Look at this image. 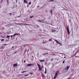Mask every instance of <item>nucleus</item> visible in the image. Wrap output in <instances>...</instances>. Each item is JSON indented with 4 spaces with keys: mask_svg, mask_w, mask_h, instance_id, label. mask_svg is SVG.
Listing matches in <instances>:
<instances>
[{
    "mask_svg": "<svg viewBox=\"0 0 79 79\" xmlns=\"http://www.w3.org/2000/svg\"><path fill=\"white\" fill-rule=\"evenodd\" d=\"M37 65L38 67L39 71H42V68L41 67H40V65H39V64H38V63H37Z\"/></svg>",
    "mask_w": 79,
    "mask_h": 79,
    "instance_id": "obj_1",
    "label": "nucleus"
},
{
    "mask_svg": "<svg viewBox=\"0 0 79 79\" xmlns=\"http://www.w3.org/2000/svg\"><path fill=\"white\" fill-rule=\"evenodd\" d=\"M34 66V63H33L32 64H29L27 65V66Z\"/></svg>",
    "mask_w": 79,
    "mask_h": 79,
    "instance_id": "obj_2",
    "label": "nucleus"
},
{
    "mask_svg": "<svg viewBox=\"0 0 79 79\" xmlns=\"http://www.w3.org/2000/svg\"><path fill=\"white\" fill-rule=\"evenodd\" d=\"M68 34H69V27H67L66 28Z\"/></svg>",
    "mask_w": 79,
    "mask_h": 79,
    "instance_id": "obj_3",
    "label": "nucleus"
},
{
    "mask_svg": "<svg viewBox=\"0 0 79 79\" xmlns=\"http://www.w3.org/2000/svg\"><path fill=\"white\" fill-rule=\"evenodd\" d=\"M57 75H58V73L57 72H56L53 78V79H55L56 78V77H57Z\"/></svg>",
    "mask_w": 79,
    "mask_h": 79,
    "instance_id": "obj_4",
    "label": "nucleus"
},
{
    "mask_svg": "<svg viewBox=\"0 0 79 79\" xmlns=\"http://www.w3.org/2000/svg\"><path fill=\"white\" fill-rule=\"evenodd\" d=\"M17 65H18V64L17 63L13 65V67H15V66H17Z\"/></svg>",
    "mask_w": 79,
    "mask_h": 79,
    "instance_id": "obj_5",
    "label": "nucleus"
},
{
    "mask_svg": "<svg viewBox=\"0 0 79 79\" xmlns=\"http://www.w3.org/2000/svg\"><path fill=\"white\" fill-rule=\"evenodd\" d=\"M69 66H67L66 68H65V70H68L69 69Z\"/></svg>",
    "mask_w": 79,
    "mask_h": 79,
    "instance_id": "obj_6",
    "label": "nucleus"
},
{
    "mask_svg": "<svg viewBox=\"0 0 79 79\" xmlns=\"http://www.w3.org/2000/svg\"><path fill=\"white\" fill-rule=\"evenodd\" d=\"M54 40L55 41V42H57V43L58 44H60V42L58 41H57L56 40Z\"/></svg>",
    "mask_w": 79,
    "mask_h": 79,
    "instance_id": "obj_7",
    "label": "nucleus"
},
{
    "mask_svg": "<svg viewBox=\"0 0 79 79\" xmlns=\"http://www.w3.org/2000/svg\"><path fill=\"white\" fill-rule=\"evenodd\" d=\"M23 2L25 3H27V1H26V0H23Z\"/></svg>",
    "mask_w": 79,
    "mask_h": 79,
    "instance_id": "obj_8",
    "label": "nucleus"
},
{
    "mask_svg": "<svg viewBox=\"0 0 79 79\" xmlns=\"http://www.w3.org/2000/svg\"><path fill=\"white\" fill-rule=\"evenodd\" d=\"M47 73V69L45 68V71L44 72V73L46 74Z\"/></svg>",
    "mask_w": 79,
    "mask_h": 79,
    "instance_id": "obj_9",
    "label": "nucleus"
},
{
    "mask_svg": "<svg viewBox=\"0 0 79 79\" xmlns=\"http://www.w3.org/2000/svg\"><path fill=\"white\" fill-rule=\"evenodd\" d=\"M45 60H42L40 61V62H43V61H44Z\"/></svg>",
    "mask_w": 79,
    "mask_h": 79,
    "instance_id": "obj_10",
    "label": "nucleus"
},
{
    "mask_svg": "<svg viewBox=\"0 0 79 79\" xmlns=\"http://www.w3.org/2000/svg\"><path fill=\"white\" fill-rule=\"evenodd\" d=\"M10 37V35H7V37H7V38H9V39L10 38H9V37Z\"/></svg>",
    "mask_w": 79,
    "mask_h": 79,
    "instance_id": "obj_11",
    "label": "nucleus"
},
{
    "mask_svg": "<svg viewBox=\"0 0 79 79\" xmlns=\"http://www.w3.org/2000/svg\"><path fill=\"white\" fill-rule=\"evenodd\" d=\"M42 21H43V20H39L38 21H39V22H41Z\"/></svg>",
    "mask_w": 79,
    "mask_h": 79,
    "instance_id": "obj_12",
    "label": "nucleus"
},
{
    "mask_svg": "<svg viewBox=\"0 0 79 79\" xmlns=\"http://www.w3.org/2000/svg\"><path fill=\"white\" fill-rule=\"evenodd\" d=\"M51 32H54V30L52 29Z\"/></svg>",
    "mask_w": 79,
    "mask_h": 79,
    "instance_id": "obj_13",
    "label": "nucleus"
},
{
    "mask_svg": "<svg viewBox=\"0 0 79 79\" xmlns=\"http://www.w3.org/2000/svg\"><path fill=\"white\" fill-rule=\"evenodd\" d=\"M29 75V74H27V75H25V77H26V76H28Z\"/></svg>",
    "mask_w": 79,
    "mask_h": 79,
    "instance_id": "obj_14",
    "label": "nucleus"
},
{
    "mask_svg": "<svg viewBox=\"0 0 79 79\" xmlns=\"http://www.w3.org/2000/svg\"><path fill=\"white\" fill-rule=\"evenodd\" d=\"M51 2H54V1L53 0H49Z\"/></svg>",
    "mask_w": 79,
    "mask_h": 79,
    "instance_id": "obj_15",
    "label": "nucleus"
},
{
    "mask_svg": "<svg viewBox=\"0 0 79 79\" xmlns=\"http://www.w3.org/2000/svg\"><path fill=\"white\" fill-rule=\"evenodd\" d=\"M9 15L11 16V13H9Z\"/></svg>",
    "mask_w": 79,
    "mask_h": 79,
    "instance_id": "obj_16",
    "label": "nucleus"
},
{
    "mask_svg": "<svg viewBox=\"0 0 79 79\" xmlns=\"http://www.w3.org/2000/svg\"><path fill=\"white\" fill-rule=\"evenodd\" d=\"M34 17V16H31L30 17V18H33Z\"/></svg>",
    "mask_w": 79,
    "mask_h": 79,
    "instance_id": "obj_17",
    "label": "nucleus"
},
{
    "mask_svg": "<svg viewBox=\"0 0 79 79\" xmlns=\"http://www.w3.org/2000/svg\"><path fill=\"white\" fill-rule=\"evenodd\" d=\"M49 41H52V40L51 39H49Z\"/></svg>",
    "mask_w": 79,
    "mask_h": 79,
    "instance_id": "obj_18",
    "label": "nucleus"
},
{
    "mask_svg": "<svg viewBox=\"0 0 79 79\" xmlns=\"http://www.w3.org/2000/svg\"><path fill=\"white\" fill-rule=\"evenodd\" d=\"M24 24V25H29V24H27L26 23H25Z\"/></svg>",
    "mask_w": 79,
    "mask_h": 79,
    "instance_id": "obj_19",
    "label": "nucleus"
},
{
    "mask_svg": "<svg viewBox=\"0 0 79 79\" xmlns=\"http://www.w3.org/2000/svg\"><path fill=\"white\" fill-rule=\"evenodd\" d=\"M3 40H4V39H2L1 40V41H3Z\"/></svg>",
    "mask_w": 79,
    "mask_h": 79,
    "instance_id": "obj_20",
    "label": "nucleus"
},
{
    "mask_svg": "<svg viewBox=\"0 0 79 79\" xmlns=\"http://www.w3.org/2000/svg\"><path fill=\"white\" fill-rule=\"evenodd\" d=\"M15 35H16V34L14 35H13V37H15Z\"/></svg>",
    "mask_w": 79,
    "mask_h": 79,
    "instance_id": "obj_21",
    "label": "nucleus"
},
{
    "mask_svg": "<svg viewBox=\"0 0 79 79\" xmlns=\"http://www.w3.org/2000/svg\"><path fill=\"white\" fill-rule=\"evenodd\" d=\"M52 55H54V56H55V55H56V54H54V53L52 54Z\"/></svg>",
    "mask_w": 79,
    "mask_h": 79,
    "instance_id": "obj_22",
    "label": "nucleus"
},
{
    "mask_svg": "<svg viewBox=\"0 0 79 79\" xmlns=\"http://www.w3.org/2000/svg\"><path fill=\"white\" fill-rule=\"evenodd\" d=\"M31 2H29V5H31Z\"/></svg>",
    "mask_w": 79,
    "mask_h": 79,
    "instance_id": "obj_23",
    "label": "nucleus"
},
{
    "mask_svg": "<svg viewBox=\"0 0 79 79\" xmlns=\"http://www.w3.org/2000/svg\"><path fill=\"white\" fill-rule=\"evenodd\" d=\"M17 53V52H15L14 53V54H15V53Z\"/></svg>",
    "mask_w": 79,
    "mask_h": 79,
    "instance_id": "obj_24",
    "label": "nucleus"
},
{
    "mask_svg": "<svg viewBox=\"0 0 79 79\" xmlns=\"http://www.w3.org/2000/svg\"><path fill=\"white\" fill-rule=\"evenodd\" d=\"M25 71H23L22 72V73H25Z\"/></svg>",
    "mask_w": 79,
    "mask_h": 79,
    "instance_id": "obj_25",
    "label": "nucleus"
},
{
    "mask_svg": "<svg viewBox=\"0 0 79 79\" xmlns=\"http://www.w3.org/2000/svg\"><path fill=\"white\" fill-rule=\"evenodd\" d=\"M50 12L52 14V10L50 11Z\"/></svg>",
    "mask_w": 79,
    "mask_h": 79,
    "instance_id": "obj_26",
    "label": "nucleus"
},
{
    "mask_svg": "<svg viewBox=\"0 0 79 79\" xmlns=\"http://www.w3.org/2000/svg\"><path fill=\"white\" fill-rule=\"evenodd\" d=\"M30 74H31V75H32V73H30Z\"/></svg>",
    "mask_w": 79,
    "mask_h": 79,
    "instance_id": "obj_27",
    "label": "nucleus"
},
{
    "mask_svg": "<svg viewBox=\"0 0 79 79\" xmlns=\"http://www.w3.org/2000/svg\"><path fill=\"white\" fill-rule=\"evenodd\" d=\"M24 63H26V60H24Z\"/></svg>",
    "mask_w": 79,
    "mask_h": 79,
    "instance_id": "obj_28",
    "label": "nucleus"
},
{
    "mask_svg": "<svg viewBox=\"0 0 79 79\" xmlns=\"http://www.w3.org/2000/svg\"><path fill=\"white\" fill-rule=\"evenodd\" d=\"M19 35V34H16V35Z\"/></svg>",
    "mask_w": 79,
    "mask_h": 79,
    "instance_id": "obj_29",
    "label": "nucleus"
},
{
    "mask_svg": "<svg viewBox=\"0 0 79 79\" xmlns=\"http://www.w3.org/2000/svg\"><path fill=\"white\" fill-rule=\"evenodd\" d=\"M3 48H4V47H1V48H2V49H3Z\"/></svg>",
    "mask_w": 79,
    "mask_h": 79,
    "instance_id": "obj_30",
    "label": "nucleus"
},
{
    "mask_svg": "<svg viewBox=\"0 0 79 79\" xmlns=\"http://www.w3.org/2000/svg\"><path fill=\"white\" fill-rule=\"evenodd\" d=\"M42 68L44 69V66L43 65H42Z\"/></svg>",
    "mask_w": 79,
    "mask_h": 79,
    "instance_id": "obj_31",
    "label": "nucleus"
},
{
    "mask_svg": "<svg viewBox=\"0 0 79 79\" xmlns=\"http://www.w3.org/2000/svg\"><path fill=\"white\" fill-rule=\"evenodd\" d=\"M44 55H46V53H44Z\"/></svg>",
    "mask_w": 79,
    "mask_h": 79,
    "instance_id": "obj_32",
    "label": "nucleus"
},
{
    "mask_svg": "<svg viewBox=\"0 0 79 79\" xmlns=\"http://www.w3.org/2000/svg\"><path fill=\"white\" fill-rule=\"evenodd\" d=\"M63 63H64V61L63 62Z\"/></svg>",
    "mask_w": 79,
    "mask_h": 79,
    "instance_id": "obj_33",
    "label": "nucleus"
},
{
    "mask_svg": "<svg viewBox=\"0 0 79 79\" xmlns=\"http://www.w3.org/2000/svg\"><path fill=\"white\" fill-rule=\"evenodd\" d=\"M13 37V35H11L10 36V37Z\"/></svg>",
    "mask_w": 79,
    "mask_h": 79,
    "instance_id": "obj_34",
    "label": "nucleus"
},
{
    "mask_svg": "<svg viewBox=\"0 0 79 79\" xmlns=\"http://www.w3.org/2000/svg\"><path fill=\"white\" fill-rule=\"evenodd\" d=\"M46 55H48V53L47 52L46 53Z\"/></svg>",
    "mask_w": 79,
    "mask_h": 79,
    "instance_id": "obj_35",
    "label": "nucleus"
},
{
    "mask_svg": "<svg viewBox=\"0 0 79 79\" xmlns=\"http://www.w3.org/2000/svg\"><path fill=\"white\" fill-rule=\"evenodd\" d=\"M43 44H44V43H45V42H43Z\"/></svg>",
    "mask_w": 79,
    "mask_h": 79,
    "instance_id": "obj_36",
    "label": "nucleus"
},
{
    "mask_svg": "<svg viewBox=\"0 0 79 79\" xmlns=\"http://www.w3.org/2000/svg\"><path fill=\"white\" fill-rule=\"evenodd\" d=\"M64 58H66V56L64 57Z\"/></svg>",
    "mask_w": 79,
    "mask_h": 79,
    "instance_id": "obj_37",
    "label": "nucleus"
},
{
    "mask_svg": "<svg viewBox=\"0 0 79 79\" xmlns=\"http://www.w3.org/2000/svg\"><path fill=\"white\" fill-rule=\"evenodd\" d=\"M29 6L28 5L27 6V7H28Z\"/></svg>",
    "mask_w": 79,
    "mask_h": 79,
    "instance_id": "obj_38",
    "label": "nucleus"
},
{
    "mask_svg": "<svg viewBox=\"0 0 79 79\" xmlns=\"http://www.w3.org/2000/svg\"><path fill=\"white\" fill-rule=\"evenodd\" d=\"M45 43H47V41L45 42Z\"/></svg>",
    "mask_w": 79,
    "mask_h": 79,
    "instance_id": "obj_39",
    "label": "nucleus"
},
{
    "mask_svg": "<svg viewBox=\"0 0 79 79\" xmlns=\"http://www.w3.org/2000/svg\"><path fill=\"white\" fill-rule=\"evenodd\" d=\"M13 47H14V46H13V47H12V48H13Z\"/></svg>",
    "mask_w": 79,
    "mask_h": 79,
    "instance_id": "obj_40",
    "label": "nucleus"
},
{
    "mask_svg": "<svg viewBox=\"0 0 79 79\" xmlns=\"http://www.w3.org/2000/svg\"><path fill=\"white\" fill-rule=\"evenodd\" d=\"M28 51H29V50H28V51H27V52H28Z\"/></svg>",
    "mask_w": 79,
    "mask_h": 79,
    "instance_id": "obj_41",
    "label": "nucleus"
},
{
    "mask_svg": "<svg viewBox=\"0 0 79 79\" xmlns=\"http://www.w3.org/2000/svg\"><path fill=\"white\" fill-rule=\"evenodd\" d=\"M52 60H53V59H52Z\"/></svg>",
    "mask_w": 79,
    "mask_h": 79,
    "instance_id": "obj_42",
    "label": "nucleus"
},
{
    "mask_svg": "<svg viewBox=\"0 0 79 79\" xmlns=\"http://www.w3.org/2000/svg\"><path fill=\"white\" fill-rule=\"evenodd\" d=\"M2 38H4V37L3 36Z\"/></svg>",
    "mask_w": 79,
    "mask_h": 79,
    "instance_id": "obj_43",
    "label": "nucleus"
},
{
    "mask_svg": "<svg viewBox=\"0 0 79 79\" xmlns=\"http://www.w3.org/2000/svg\"><path fill=\"white\" fill-rule=\"evenodd\" d=\"M25 71V72H26V71Z\"/></svg>",
    "mask_w": 79,
    "mask_h": 79,
    "instance_id": "obj_44",
    "label": "nucleus"
},
{
    "mask_svg": "<svg viewBox=\"0 0 79 79\" xmlns=\"http://www.w3.org/2000/svg\"><path fill=\"white\" fill-rule=\"evenodd\" d=\"M24 20H26V19H24Z\"/></svg>",
    "mask_w": 79,
    "mask_h": 79,
    "instance_id": "obj_45",
    "label": "nucleus"
},
{
    "mask_svg": "<svg viewBox=\"0 0 79 79\" xmlns=\"http://www.w3.org/2000/svg\"><path fill=\"white\" fill-rule=\"evenodd\" d=\"M38 7H39V6H38Z\"/></svg>",
    "mask_w": 79,
    "mask_h": 79,
    "instance_id": "obj_46",
    "label": "nucleus"
}]
</instances>
